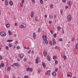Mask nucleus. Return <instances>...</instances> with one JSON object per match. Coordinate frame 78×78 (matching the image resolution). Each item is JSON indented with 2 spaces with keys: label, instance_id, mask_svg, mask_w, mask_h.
<instances>
[{
  "label": "nucleus",
  "instance_id": "obj_59",
  "mask_svg": "<svg viewBox=\"0 0 78 78\" xmlns=\"http://www.w3.org/2000/svg\"><path fill=\"white\" fill-rule=\"evenodd\" d=\"M37 19V18H35V20H36V21H39V20H38Z\"/></svg>",
  "mask_w": 78,
  "mask_h": 78
},
{
  "label": "nucleus",
  "instance_id": "obj_55",
  "mask_svg": "<svg viewBox=\"0 0 78 78\" xmlns=\"http://www.w3.org/2000/svg\"><path fill=\"white\" fill-rule=\"evenodd\" d=\"M17 23H15V26H17Z\"/></svg>",
  "mask_w": 78,
  "mask_h": 78
},
{
  "label": "nucleus",
  "instance_id": "obj_57",
  "mask_svg": "<svg viewBox=\"0 0 78 78\" xmlns=\"http://www.w3.org/2000/svg\"><path fill=\"white\" fill-rule=\"evenodd\" d=\"M44 17L47 18V15H45L44 16Z\"/></svg>",
  "mask_w": 78,
  "mask_h": 78
},
{
  "label": "nucleus",
  "instance_id": "obj_4",
  "mask_svg": "<svg viewBox=\"0 0 78 78\" xmlns=\"http://www.w3.org/2000/svg\"><path fill=\"white\" fill-rule=\"evenodd\" d=\"M19 56V58H20V59H23V57H24V55L23 54H19L18 55Z\"/></svg>",
  "mask_w": 78,
  "mask_h": 78
},
{
  "label": "nucleus",
  "instance_id": "obj_37",
  "mask_svg": "<svg viewBox=\"0 0 78 78\" xmlns=\"http://www.w3.org/2000/svg\"><path fill=\"white\" fill-rule=\"evenodd\" d=\"M17 49H20V47L19 46H18L16 47Z\"/></svg>",
  "mask_w": 78,
  "mask_h": 78
},
{
  "label": "nucleus",
  "instance_id": "obj_47",
  "mask_svg": "<svg viewBox=\"0 0 78 78\" xmlns=\"http://www.w3.org/2000/svg\"><path fill=\"white\" fill-rule=\"evenodd\" d=\"M32 2L33 3H35V0H32Z\"/></svg>",
  "mask_w": 78,
  "mask_h": 78
},
{
  "label": "nucleus",
  "instance_id": "obj_52",
  "mask_svg": "<svg viewBox=\"0 0 78 78\" xmlns=\"http://www.w3.org/2000/svg\"><path fill=\"white\" fill-rule=\"evenodd\" d=\"M62 34H64V30H63V29H62Z\"/></svg>",
  "mask_w": 78,
  "mask_h": 78
},
{
  "label": "nucleus",
  "instance_id": "obj_11",
  "mask_svg": "<svg viewBox=\"0 0 78 78\" xmlns=\"http://www.w3.org/2000/svg\"><path fill=\"white\" fill-rule=\"evenodd\" d=\"M34 13L33 12H32L31 13V17L32 18L34 16Z\"/></svg>",
  "mask_w": 78,
  "mask_h": 78
},
{
  "label": "nucleus",
  "instance_id": "obj_35",
  "mask_svg": "<svg viewBox=\"0 0 78 78\" xmlns=\"http://www.w3.org/2000/svg\"><path fill=\"white\" fill-rule=\"evenodd\" d=\"M53 36L54 37H56V34L55 33L53 34Z\"/></svg>",
  "mask_w": 78,
  "mask_h": 78
},
{
  "label": "nucleus",
  "instance_id": "obj_36",
  "mask_svg": "<svg viewBox=\"0 0 78 78\" xmlns=\"http://www.w3.org/2000/svg\"><path fill=\"white\" fill-rule=\"evenodd\" d=\"M49 18H50V19H53V17L52 16L50 15L49 16Z\"/></svg>",
  "mask_w": 78,
  "mask_h": 78
},
{
  "label": "nucleus",
  "instance_id": "obj_51",
  "mask_svg": "<svg viewBox=\"0 0 78 78\" xmlns=\"http://www.w3.org/2000/svg\"><path fill=\"white\" fill-rule=\"evenodd\" d=\"M24 3V0H22L21 1V3Z\"/></svg>",
  "mask_w": 78,
  "mask_h": 78
},
{
  "label": "nucleus",
  "instance_id": "obj_49",
  "mask_svg": "<svg viewBox=\"0 0 78 78\" xmlns=\"http://www.w3.org/2000/svg\"><path fill=\"white\" fill-rule=\"evenodd\" d=\"M31 50H30L29 51H28V53L29 54V53H31Z\"/></svg>",
  "mask_w": 78,
  "mask_h": 78
},
{
  "label": "nucleus",
  "instance_id": "obj_45",
  "mask_svg": "<svg viewBox=\"0 0 78 78\" xmlns=\"http://www.w3.org/2000/svg\"><path fill=\"white\" fill-rule=\"evenodd\" d=\"M3 58H2V56L0 55V60H2Z\"/></svg>",
  "mask_w": 78,
  "mask_h": 78
},
{
  "label": "nucleus",
  "instance_id": "obj_10",
  "mask_svg": "<svg viewBox=\"0 0 78 78\" xmlns=\"http://www.w3.org/2000/svg\"><path fill=\"white\" fill-rule=\"evenodd\" d=\"M39 59V57H37L35 60V62L36 64H38V60Z\"/></svg>",
  "mask_w": 78,
  "mask_h": 78
},
{
  "label": "nucleus",
  "instance_id": "obj_7",
  "mask_svg": "<svg viewBox=\"0 0 78 78\" xmlns=\"http://www.w3.org/2000/svg\"><path fill=\"white\" fill-rule=\"evenodd\" d=\"M42 38L43 40L44 41V40H45L47 39V36H46L45 35H44L43 36Z\"/></svg>",
  "mask_w": 78,
  "mask_h": 78
},
{
  "label": "nucleus",
  "instance_id": "obj_48",
  "mask_svg": "<svg viewBox=\"0 0 78 78\" xmlns=\"http://www.w3.org/2000/svg\"><path fill=\"white\" fill-rule=\"evenodd\" d=\"M62 1L63 3H65L66 2V0H62Z\"/></svg>",
  "mask_w": 78,
  "mask_h": 78
},
{
  "label": "nucleus",
  "instance_id": "obj_50",
  "mask_svg": "<svg viewBox=\"0 0 78 78\" xmlns=\"http://www.w3.org/2000/svg\"><path fill=\"white\" fill-rule=\"evenodd\" d=\"M27 60V58H25L24 59V61H26Z\"/></svg>",
  "mask_w": 78,
  "mask_h": 78
},
{
  "label": "nucleus",
  "instance_id": "obj_22",
  "mask_svg": "<svg viewBox=\"0 0 78 78\" xmlns=\"http://www.w3.org/2000/svg\"><path fill=\"white\" fill-rule=\"evenodd\" d=\"M7 42H12V40H9L7 41Z\"/></svg>",
  "mask_w": 78,
  "mask_h": 78
},
{
  "label": "nucleus",
  "instance_id": "obj_41",
  "mask_svg": "<svg viewBox=\"0 0 78 78\" xmlns=\"http://www.w3.org/2000/svg\"><path fill=\"white\" fill-rule=\"evenodd\" d=\"M59 41H60V42H62V38H60L59 39Z\"/></svg>",
  "mask_w": 78,
  "mask_h": 78
},
{
  "label": "nucleus",
  "instance_id": "obj_27",
  "mask_svg": "<svg viewBox=\"0 0 78 78\" xmlns=\"http://www.w3.org/2000/svg\"><path fill=\"white\" fill-rule=\"evenodd\" d=\"M75 48L78 50V44H76L75 46Z\"/></svg>",
  "mask_w": 78,
  "mask_h": 78
},
{
  "label": "nucleus",
  "instance_id": "obj_25",
  "mask_svg": "<svg viewBox=\"0 0 78 78\" xmlns=\"http://www.w3.org/2000/svg\"><path fill=\"white\" fill-rule=\"evenodd\" d=\"M14 64L16 66H19V64L17 63H15Z\"/></svg>",
  "mask_w": 78,
  "mask_h": 78
},
{
  "label": "nucleus",
  "instance_id": "obj_56",
  "mask_svg": "<svg viewBox=\"0 0 78 78\" xmlns=\"http://www.w3.org/2000/svg\"><path fill=\"white\" fill-rule=\"evenodd\" d=\"M18 44V42L16 41L15 43V44Z\"/></svg>",
  "mask_w": 78,
  "mask_h": 78
},
{
  "label": "nucleus",
  "instance_id": "obj_43",
  "mask_svg": "<svg viewBox=\"0 0 78 78\" xmlns=\"http://www.w3.org/2000/svg\"><path fill=\"white\" fill-rule=\"evenodd\" d=\"M55 62L56 64H58V61H57V60H55Z\"/></svg>",
  "mask_w": 78,
  "mask_h": 78
},
{
  "label": "nucleus",
  "instance_id": "obj_3",
  "mask_svg": "<svg viewBox=\"0 0 78 78\" xmlns=\"http://www.w3.org/2000/svg\"><path fill=\"white\" fill-rule=\"evenodd\" d=\"M51 73V70H47L46 71V73H45V74L46 75H49V76H50V73Z\"/></svg>",
  "mask_w": 78,
  "mask_h": 78
},
{
  "label": "nucleus",
  "instance_id": "obj_40",
  "mask_svg": "<svg viewBox=\"0 0 78 78\" xmlns=\"http://www.w3.org/2000/svg\"><path fill=\"white\" fill-rule=\"evenodd\" d=\"M50 7L51 8H53V4H51Z\"/></svg>",
  "mask_w": 78,
  "mask_h": 78
},
{
  "label": "nucleus",
  "instance_id": "obj_44",
  "mask_svg": "<svg viewBox=\"0 0 78 78\" xmlns=\"http://www.w3.org/2000/svg\"><path fill=\"white\" fill-rule=\"evenodd\" d=\"M24 78H28V76H24Z\"/></svg>",
  "mask_w": 78,
  "mask_h": 78
},
{
  "label": "nucleus",
  "instance_id": "obj_29",
  "mask_svg": "<svg viewBox=\"0 0 78 78\" xmlns=\"http://www.w3.org/2000/svg\"><path fill=\"white\" fill-rule=\"evenodd\" d=\"M63 58H64V60H66V59L67 58V57H66V55H64L63 56Z\"/></svg>",
  "mask_w": 78,
  "mask_h": 78
},
{
  "label": "nucleus",
  "instance_id": "obj_42",
  "mask_svg": "<svg viewBox=\"0 0 78 78\" xmlns=\"http://www.w3.org/2000/svg\"><path fill=\"white\" fill-rule=\"evenodd\" d=\"M56 56H54L53 57V59H56Z\"/></svg>",
  "mask_w": 78,
  "mask_h": 78
},
{
  "label": "nucleus",
  "instance_id": "obj_19",
  "mask_svg": "<svg viewBox=\"0 0 78 78\" xmlns=\"http://www.w3.org/2000/svg\"><path fill=\"white\" fill-rule=\"evenodd\" d=\"M6 28H9V27H10V24H8L6 25Z\"/></svg>",
  "mask_w": 78,
  "mask_h": 78
},
{
  "label": "nucleus",
  "instance_id": "obj_64",
  "mask_svg": "<svg viewBox=\"0 0 78 78\" xmlns=\"http://www.w3.org/2000/svg\"><path fill=\"white\" fill-rule=\"evenodd\" d=\"M72 78H76V76H74V77H73Z\"/></svg>",
  "mask_w": 78,
  "mask_h": 78
},
{
  "label": "nucleus",
  "instance_id": "obj_9",
  "mask_svg": "<svg viewBox=\"0 0 78 78\" xmlns=\"http://www.w3.org/2000/svg\"><path fill=\"white\" fill-rule=\"evenodd\" d=\"M42 65L44 69H45L46 67V65H45V64L44 62L42 63Z\"/></svg>",
  "mask_w": 78,
  "mask_h": 78
},
{
  "label": "nucleus",
  "instance_id": "obj_14",
  "mask_svg": "<svg viewBox=\"0 0 78 78\" xmlns=\"http://www.w3.org/2000/svg\"><path fill=\"white\" fill-rule=\"evenodd\" d=\"M47 58L48 60L49 61H51V59H50V58L48 55L47 56Z\"/></svg>",
  "mask_w": 78,
  "mask_h": 78
},
{
  "label": "nucleus",
  "instance_id": "obj_54",
  "mask_svg": "<svg viewBox=\"0 0 78 78\" xmlns=\"http://www.w3.org/2000/svg\"><path fill=\"white\" fill-rule=\"evenodd\" d=\"M52 23V22H51V21H49V23H50V24H51Z\"/></svg>",
  "mask_w": 78,
  "mask_h": 78
},
{
  "label": "nucleus",
  "instance_id": "obj_23",
  "mask_svg": "<svg viewBox=\"0 0 78 78\" xmlns=\"http://www.w3.org/2000/svg\"><path fill=\"white\" fill-rule=\"evenodd\" d=\"M44 41L45 43V44H48V40H47V39L46 40H44Z\"/></svg>",
  "mask_w": 78,
  "mask_h": 78
},
{
  "label": "nucleus",
  "instance_id": "obj_2",
  "mask_svg": "<svg viewBox=\"0 0 78 78\" xmlns=\"http://www.w3.org/2000/svg\"><path fill=\"white\" fill-rule=\"evenodd\" d=\"M20 27L21 28H26V24L24 23H22L20 26Z\"/></svg>",
  "mask_w": 78,
  "mask_h": 78
},
{
  "label": "nucleus",
  "instance_id": "obj_28",
  "mask_svg": "<svg viewBox=\"0 0 78 78\" xmlns=\"http://www.w3.org/2000/svg\"><path fill=\"white\" fill-rule=\"evenodd\" d=\"M57 29H58V31H59V30H61V27L59 26L58 27H57Z\"/></svg>",
  "mask_w": 78,
  "mask_h": 78
},
{
  "label": "nucleus",
  "instance_id": "obj_33",
  "mask_svg": "<svg viewBox=\"0 0 78 78\" xmlns=\"http://www.w3.org/2000/svg\"><path fill=\"white\" fill-rule=\"evenodd\" d=\"M49 44L50 45H52V41H50L49 42Z\"/></svg>",
  "mask_w": 78,
  "mask_h": 78
},
{
  "label": "nucleus",
  "instance_id": "obj_20",
  "mask_svg": "<svg viewBox=\"0 0 78 78\" xmlns=\"http://www.w3.org/2000/svg\"><path fill=\"white\" fill-rule=\"evenodd\" d=\"M8 33L9 34V36H11V34H12L11 32V31H10V30H8Z\"/></svg>",
  "mask_w": 78,
  "mask_h": 78
},
{
  "label": "nucleus",
  "instance_id": "obj_8",
  "mask_svg": "<svg viewBox=\"0 0 78 78\" xmlns=\"http://www.w3.org/2000/svg\"><path fill=\"white\" fill-rule=\"evenodd\" d=\"M5 6H8V0H5Z\"/></svg>",
  "mask_w": 78,
  "mask_h": 78
},
{
  "label": "nucleus",
  "instance_id": "obj_46",
  "mask_svg": "<svg viewBox=\"0 0 78 78\" xmlns=\"http://www.w3.org/2000/svg\"><path fill=\"white\" fill-rule=\"evenodd\" d=\"M58 70V68H56V69H55V72H57Z\"/></svg>",
  "mask_w": 78,
  "mask_h": 78
},
{
  "label": "nucleus",
  "instance_id": "obj_63",
  "mask_svg": "<svg viewBox=\"0 0 78 78\" xmlns=\"http://www.w3.org/2000/svg\"><path fill=\"white\" fill-rule=\"evenodd\" d=\"M17 60L18 61H20V59H19V58H18V59H17Z\"/></svg>",
  "mask_w": 78,
  "mask_h": 78
},
{
  "label": "nucleus",
  "instance_id": "obj_24",
  "mask_svg": "<svg viewBox=\"0 0 78 78\" xmlns=\"http://www.w3.org/2000/svg\"><path fill=\"white\" fill-rule=\"evenodd\" d=\"M72 2L70 1H69V2H68V4L70 5H72Z\"/></svg>",
  "mask_w": 78,
  "mask_h": 78
},
{
  "label": "nucleus",
  "instance_id": "obj_39",
  "mask_svg": "<svg viewBox=\"0 0 78 78\" xmlns=\"http://www.w3.org/2000/svg\"><path fill=\"white\" fill-rule=\"evenodd\" d=\"M51 33V34H53V31L51 30H50V31Z\"/></svg>",
  "mask_w": 78,
  "mask_h": 78
},
{
  "label": "nucleus",
  "instance_id": "obj_15",
  "mask_svg": "<svg viewBox=\"0 0 78 78\" xmlns=\"http://www.w3.org/2000/svg\"><path fill=\"white\" fill-rule=\"evenodd\" d=\"M43 53L44 56L45 57H46L47 56V53L45 52H43Z\"/></svg>",
  "mask_w": 78,
  "mask_h": 78
},
{
  "label": "nucleus",
  "instance_id": "obj_38",
  "mask_svg": "<svg viewBox=\"0 0 78 78\" xmlns=\"http://www.w3.org/2000/svg\"><path fill=\"white\" fill-rule=\"evenodd\" d=\"M75 37H73L72 39V41H75Z\"/></svg>",
  "mask_w": 78,
  "mask_h": 78
},
{
  "label": "nucleus",
  "instance_id": "obj_62",
  "mask_svg": "<svg viewBox=\"0 0 78 78\" xmlns=\"http://www.w3.org/2000/svg\"><path fill=\"white\" fill-rule=\"evenodd\" d=\"M54 41H55V39H53V41L52 42H54Z\"/></svg>",
  "mask_w": 78,
  "mask_h": 78
},
{
  "label": "nucleus",
  "instance_id": "obj_58",
  "mask_svg": "<svg viewBox=\"0 0 78 78\" xmlns=\"http://www.w3.org/2000/svg\"><path fill=\"white\" fill-rule=\"evenodd\" d=\"M66 9H67L68 8V6H66L65 7Z\"/></svg>",
  "mask_w": 78,
  "mask_h": 78
},
{
  "label": "nucleus",
  "instance_id": "obj_6",
  "mask_svg": "<svg viewBox=\"0 0 78 78\" xmlns=\"http://www.w3.org/2000/svg\"><path fill=\"white\" fill-rule=\"evenodd\" d=\"M26 71L27 72H28V71H30V72H32L33 71V69L32 68H28L26 69Z\"/></svg>",
  "mask_w": 78,
  "mask_h": 78
},
{
  "label": "nucleus",
  "instance_id": "obj_18",
  "mask_svg": "<svg viewBox=\"0 0 78 78\" xmlns=\"http://www.w3.org/2000/svg\"><path fill=\"white\" fill-rule=\"evenodd\" d=\"M60 14L61 16H62V13L63 12V10L62 9H61L60 10Z\"/></svg>",
  "mask_w": 78,
  "mask_h": 78
},
{
  "label": "nucleus",
  "instance_id": "obj_53",
  "mask_svg": "<svg viewBox=\"0 0 78 78\" xmlns=\"http://www.w3.org/2000/svg\"><path fill=\"white\" fill-rule=\"evenodd\" d=\"M54 48H55V49H57V48H58L57 46H55V47Z\"/></svg>",
  "mask_w": 78,
  "mask_h": 78
},
{
  "label": "nucleus",
  "instance_id": "obj_61",
  "mask_svg": "<svg viewBox=\"0 0 78 78\" xmlns=\"http://www.w3.org/2000/svg\"><path fill=\"white\" fill-rule=\"evenodd\" d=\"M14 37H16L17 36V35L16 34H15L14 35Z\"/></svg>",
  "mask_w": 78,
  "mask_h": 78
},
{
  "label": "nucleus",
  "instance_id": "obj_60",
  "mask_svg": "<svg viewBox=\"0 0 78 78\" xmlns=\"http://www.w3.org/2000/svg\"><path fill=\"white\" fill-rule=\"evenodd\" d=\"M31 53L32 54H33L34 53V51H32Z\"/></svg>",
  "mask_w": 78,
  "mask_h": 78
},
{
  "label": "nucleus",
  "instance_id": "obj_32",
  "mask_svg": "<svg viewBox=\"0 0 78 78\" xmlns=\"http://www.w3.org/2000/svg\"><path fill=\"white\" fill-rule=\"evenodd\" d=\"M5 48L6 50H8L9 49V47L8 46H5Z\"/></svg>",
  "mask_w": 78,
  "mask_h": 78
},
{
  "label": "nucleus",
  "instance_id": "obj_12",
  "mask_svg": "<svg viewBox=\"0 0 78 78\" xmlns=\"http://www.w3.org/2000/svg\"><path fill=\"white\" fill-rule=\"evenodd\" d=\"M33 37L34 39H36V34H35V33H33Z\"/></svg>",
  "mask_w": 78,
  "mask_h": 78
},
{
  "label": "nucleus",
  "instance_id": "obj_30",
  "mask_svg": "<svg viewBox=\"0 0 78 78\" xmlns=\"http://www.w3.org/2000/svg\"><path fill=\"white\" fill-rule=\"evenodd\" d=\"M9 47L11 48V47H12V44H9Z\"/></svg>",
  "mask_w": 78,
  "mask_h": 78
},
{
  "label": "nucleus",
  "instance_id": "obj_31",
  "mask_svg": "<svg viewBox=\"0 0 78 78\" xmlns=\"http://www.w3.org/2000/svg\"><path fill=\"white\" fill-rule=\"evenodd\" d=\"M20 5L21 7H23V4L22 3H20Z\"/></svg>",
  "mask_w": 78,
  "mask_h": 78
},
{
  "label": "nucleus",
  "instance_id": "obj_21",
  "mask_svg": "<svg viewBox=\"0 0 78 78\" xmlns=\"http://www.w3.org/2000/svg\"><path fill=\"white\" fill-rule=\"evenodd\" d=\"M52 75L54 76H56V73H55L54 72H53L52 73Z\"/></svg>",
  "mask_w": 78,
  "mask_h": 78
},
{
  "label": "nucleus",
  "instance_id": "obj_26",
  "mask_svg": "<svg viewBox=\"0 0 78 78\" xmlns=\"http://www.w3.org/2000/svg\"><path fill=\"white\" fill-rule=\"evenodd\" d=\"M40 2L41 3V5H42L44 3V2H43V0H40Z\"/></svg>",
  "mask_w": 78,
  "mask_h": 78
},
{
  "label": "nucleus",
  "instance_id": "obj_5",
  "mask_svg": "<svg viewBox=\"0 0 78 78\" xmlns=\"http://www.w3.org/2000/svg\"><path fill=\"white\" fill-rule=\"evenodd\" d=\"M0 35L1 36L4 37L6 36V33L4 32H2L0 33Z\"/></svg>",
  "mask_w": 78,
  "mask_h": 78
},
{
  "label": "nucleus",
  "instance_id": "obj_1",
  "mask_svg": "<svg viewBox=\"0 0 78 78\" xmlns=\"http://www.w3.org/2000/svg\"><path fill=\"white\" fill-rule=\"evenodd\" d=\"M67 19L68 22H70L72 19V16H71V15H69L68 16Z\"/></svg>",
  "mask_w": 78,
  "mask_h": 78
},
{
  "label": "nucleus",
  "instance_id": "obj_17",
  "mask_svg": "<svg viewBox=\"0 0 78 78\" xmlns=\"http://www.w3.org/2000/svg\"><path fill=\"white\" fill-rule=\"evenodd\" d=\"M10 70H11V68L9 67H8L7 69V72H9L10 71Z\"/></svg>",
  "mask_w": 78,
  "mask_h": 78
},
{
  "label": "nucleus",
  "instance_id": "obj_34",
  "mask_svg": "<svg viewBox=\"0 0 78 78\" xmlns=\"http://www.w3.org/2000/svg\"><path fill=\"white\" fill-rule=\"evenodd\" d=\"M52 42H53V44L54 45H55V44H56V42L55 41H52Z\"/></svg>",
  "mask_w": 78,
  "mask_h": 78
},
{
  "label": "nucleus",
  "instance_id": "obj_13",
  "mask_svg": "<svg viewBox=\"0 0 78 78\" xmlns=\"http://www.w3.org/2000/svg\"><path fill=\"white\" fill-rule=\"evenodd\" d=\"M9 4L11 6H12L13 5V2L12 1H10L9 2Z\"/></svg>",
  "mask_w": 78,
  "mask_h": 78
},
{
  "label": "nucleus",
  "instance_id": "obj_16",
  "mask_svg": "<svg viewBox=\"0 0 78 78\" xmlns=\"http://www.w3.org/2000/svg\"><path fill=\"white\" fill-rule=\"evenodd\" d=\"M4 64L2 63H1V64H0V68H1L2 67H4Z\"/></svg>",
  "mask_w": 78,
  "mask_h": 78
}]
</instances>
